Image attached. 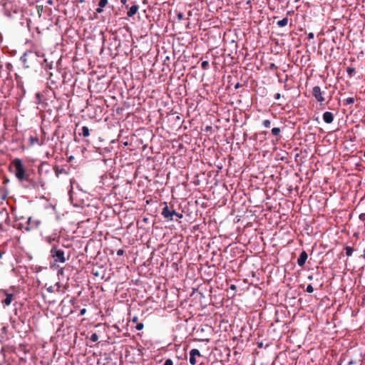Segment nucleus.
<instances>
[{
	"mask_svg": "<svg viewBox=\"0 0 365 365\" xmlns=\"http://www.w3.org/2000/svg\"><path fill=\"white\" fill-rule=\"evenodd\" d=\"M54 170H55L56 175H58V173H60V170H58V169L56 166L55 167Z\"/></svg>",
	"mask_w": 365,
	"mask_h": 365,
	"instance_id": "38",
	"label": "nucleus"
},
{
	"mask_svg": "<svg viewBox=\"0 0 365 365\" xmlns=\"http://www.w3.org/2000/svg\"><path fill=\"white\" fill-rule=\"evenodd\" d=\"M247 4H251V1L250 0H248L246 3Z\"/></svg>",
	"mask_w": 365,
	"mask_h": 365,
	"instance_id": "43",
	"label": "nucleus"
},
{
	"mask_svg": "<svg viewBox=\"0 0 365 365\" xmlns=\"http://www.w3.org/2000/svg\"><path fill=\"white\" fill-rule=\"evenodd\" d=\"M50 252L54 262L60 263H65L66 262L67 258L65 257V252L63 250L54 245L51 249Z\"/></svg>",
	"mask_w": 365,
	"mask_h": 365,
	"instance_id": "2",
	"label": "nucleus"
},
{
	"mask_svg": "<svg viewBox=\"0 0 365 365\" xmlns=\"http://www.w3.org/2000/svg\"><path fill=\"white\" fill-rule=\"evenodd\" d=\"M209 66V63L207 61H204L201 63V67L203 70H207Z\"/></svg>",
	"mask_w": 365,
	"mask_h": 365,
	"instance_id": "22",
	"label": "nucleus"
},
{
	"mask_svg": "<svg viewBox=\"0 0 365 365\" xmlns=\"http://www.w3.org/2000/svg\"><path fill=\"white\" fill-rule=\"evenodd\" d=\"M183 18H184V15H183V14H182V13H179V14H178V19L179 20H182V19H183Z\"/></svg>",
	"mask_w": 365,
	"mask_h": 365,
	"instance_id": "31",
	"label": "nucleus"
},
{
	"mask_svg": "<svg viewBox=\"0 0 365 365\" xmlns=\"http://www.w3.org/2000/svg\"><path fill=\"white\" fill-rule=\"evenodd\" d=\"M364 155L365 156V150H364Z\"/></svg>",
	"mask_w": 365,
	"mask_h": 365,
	"instance_id": "45",
	"label": "nucleus"
},
{
	"mask_svg": "<svg viewBox=\"0 0 365 365\" xmlns=\"http://www.w3.org/2000/svg\"><path fill=\"white\" fill-rule=\"evenodd\" d=\"M288 18L285 17L282 19V20H279L277 21V24L279 27H284L286 26L288 24Z\"/></svg>",
	"mask_w": 365,
	"mask_h": 365,
	"instance_id": "16",
	"label": "nucleus"
},
{
	"mask_svg": "<svg viewBox=\"0 0 365 365\" xmlns=\"http://www.w3.org/2000/svg\"><path fill=\"white\" fill-rule=\"evenodd\" d=\"M354 103V98L352 97H349L345 99V103L346 105L352 104Z\"/></svg>",
	"mask_w": 365,
	"mask_h": 365,
	"instance_id": "23",
	"label": "nucleus"
},
{
	"mask_svg": "<svg viewBox=\"0 0 365 365\" xmlns=\"http://www.w3.org/2000/svg\"><path fill=\"white\" fill-rule=\"evenodd\" d=\"M236 288H237V287H236V286H235V284H232V285L230 286V289H231L235 290V289H236Z\"/></svg>",
	"mask_w": 365,
	"mask_h": 365,
	"instance_id": "40",
	"label": "nucleus"
},
{
	"mask_svg": "<svg viewBox=\"0 0 365 365\" xmlns=\"http://www.w3.org/2000/svg\"><path fill=\"white\" fill-rule=\"evenodd\" d=\"M120 2L122 3V4L125 5L126 8L128 7V6L126 5L127 0H120Z\"/></svg>",
	"mask_w": 365,
	"mask_h": 365,
	"instance_id": "36",
	"label": "nucleus"
},
{
	"mask_svg": "<svg viewBox=\"0 0 365 365\" xmlns=\"http://www.w3.org/2000/svg\"><path fill=\"white\" fill-rule=\"evenodd\" d=\"M323 120L326 123H331L334 120L333 113L329 111H326L323 114Z\"/></svg>",
	"mask_w": 365,
	"mask_h": 365,
	"instance_id": "11",
	"label": "nucleus"
},
{
	"mask_svg": "<svg viewBox=\"0 0 365 365\" xmlns=\"http://www.w3.org/2000/svg\"><path fill=\"white\" fill-rule=\"evenodd\" d=\"M308 258V255L307 253L306 252V251L303 250L301 253H300V255L297 259V264L299 267H303L305 263H306V261Z\"/></svg>",
	"mask_w": 365,
	"mask_h": 365,
	"instance_id": "10",
	"label": "nucleus"
},
{
	"mask_svg": "<svg viewBox=\"0 0 365 365\" xmlns=\"http://www.w3.org/2000/svg\"><path fill=\"white\" fill-rule=\"evenodd\" d=\"M164 365H173V361L170 359H168L165 360Z\"/></svg>",
	"mask_w": 365,
	"mask_h": 365,
	"instance_id": "27",
	"label": "nucleus"
},
{
	"mask_svg": "<svg viewBox=\"0 0 365 365\" xmlns=\"http://www.w3.org/2000/svg\"><path fill=\"white\" fill-rule=\"evenodd\" d=\"M271 66H272V68H274V64H273V63H272V64L271 65Z\"/></svg>",
	"mask_w": 365,
	"mask_h": 365,
	"instance_id": "44",
	"label": "nucleus"
},
{
	"mask_svg": "<svg viewBox=\"0 0 365 365\" xmlns=\"http://www.w3.org/2000/svg\"><path fill=\"white\" fill-rule=\"evenodd\" d=\"M98 335L96 333H93L91 334L90 339L92 341L96 342L98 340Z\"/></svg>",
	"mask_w": 365,
	"mask_h": 365,
	"instance_id": "21",
	"label": "nucleus"
},
{
	"mask_svg": "<svg viewBox=\"0 0 365 365\" xmlns=\"http://www.w3.org/2000/svg\"><path fill=\"white\" fill-rule=\"evenodd\" d=\"M280 98H281V94H280V93H277V94H275V96H274V98H275L276 100H279V99H280Z\"/></svg>",
	"mask_w": 365,
	"mask_h": 365,
	"instance_id": "34",
	"label": "nucleus"
},
{
	"mask_svg": "<svg viewBox=\"0 0 365 365\" xmlns=\"http://www.w3.org/2000/svg\"><path fill=\"white\" fill-rule=\"evenodd\" d=\"M26 222L27 226L25 228L26 231H31L38 229L41 225V221L39 219L34 217H28Z\"/></svg>",
	"mask_w": 365,
	"mask_h": 365,
	"instance_id": "5",
	"label": "nucleus"
},
{
	"mask_svg": "<svg viewBox=\"0 0 365 365\" xmlns=\"http://www.w3.org/2000/svg\"><path fill=\"white\" fill-rule=\"evenodd\" d=\"M314 37V35L313 33H309L307 36V38L309 40L313 39Z\"/></svg>",
	"mask_w": 365,
	"mask_h": 365,
	"instance_id": "30",
	"label": "nucleus"
},
{
	"mask_svg": "<svg viewBox=\"0 0 365 365\" xmlns=\"http://www.w3.org/2000/svg\"><path fill=\"white\" fill-rule=\"evenodd\" d=\"M24 182L27 183V185H24L27 189L38 190L40 187L44 189L45 182L41 178H39L38 181H36L31 178L29 175L28 176V180H25Z\"/></svg>",
	"mask_w": 365,
	"mask_h": 365,
	"instance_id": "4",
	"label": "nucleus"
},
{
	"mask_svg": "<svg viewBox=\"0 0 365 365\" xmlns=\"http://www.w3.org/2000/svg\"><path fill=\"white\" fill-rule=\"evenodd\" d=\"M312 95L318 102L322 103L325 101L324 98L323 97V92L322 91L321 88L318 86L313 88Z\"/></svg>",
	"mask_w": 365,
	"mask_h": 365,
	"instance_id": "7",
	"label": "nucleus"
},
{
	"mask_svg": "<svg viewBox=\"0 0 365 365\" xmlns=\"http://www.w3.org/2000/svg\"><path fill=\"white\" fill-rule=\"evenodd\" d=\"M11 165L14 168V174L18 180L21 182H24L25 180H28V176L30 175L20 158H15L11 161Z\"/></svg>",
	"mask_w": 365,
	"mask_h": 365,
	"instance_id": "1",
	"label": "nucleus"
},
{
	"mask_svg": "<svg viewBox=\"0 0 365 365\" xmlns=\"http://www.w3.org/2000/svg\"><path fill=\"white\" fill-rule=\"evenodd\" d=\"M306 291L309 293H312L314 292V288L312 284H308L307 287Z\"/></svg>",
	"mask_w": 365,
	"mask_h": 365,
	"instance_id": "25",
	"label": "nucleus"
},
{
	"mask_svg": "<svg viewBox=\"0 0 365 365\" xmlns=\"http://www.w3.org/2000/svg\"><path fill=\"white\" fill-rule=\"evenodd\" d=\"M86 312V309H83L81 310L80 314L81 315H83Z\"/></svg>",
	"mask_w": 365,
	"mask_h": 365,
	"instance_id": "37",
	"label": "nucleus"
},
{
	"mask_svg": "<svg viewBox=\"0 0 365 365\" xmlns=\"http://www.w3.org/2000/svg\"><path fill=\"white\" fill-rule=\"evenodd\" d=\"M117 255L122 256L124 254V250L123 249H119L117 250Z\"/></svg>",
	"mask_w": 365,
	"mask_h": 365,
	"instance_id": "28",
	"label": "nucleus"
},
{
	"mask_svg": "<svg viewBox=\"0 0 365 365\" xmlns=\"http://www.w3.org/2000/svg\"><path fill=\"white\" fill-rule=\"evenodd\" d=\"M108 0H99L98 1V7L96 9L97 13H102L103 11V8L108 4Z\"/></svg>",
	"mask_w": 365,
	"mask_h": 365,
	"instance_id": "12",
	"label": "nucleus"
},
{
	"mask_svg": "<svg viewBox=\"0 0 365 365\" xmlns=\"http://www.w3.org/2000/svg\"><path fill=\"white\" fill-rule=\"evenodd\" d=\"M47 240V242H48V243H50V244H51V243L52 242V241H53V240H54V238H53V239H52L51 237H47V240Z\"/></svg>",
	"mask_w": 365,
	"mask_h": 365,
	"instance_id": "35",
	"label": "nucleus"
},
{
	"mask_svg": "<svg viewBox=\"0 0 365 365\" xmlns=\"http://www.w3.org/2000/svg\"><path fill=\"white\" fill-rule=\"evenodd\" d=\"M174 215L178 217L180 219L183 217L182 213H179V212H177L176 211H175V215Z\"/></svg>",
	"mask_w": 365,
	"mask_h": 365,
	"instance_id": "29",
	"label": "nucleus"
},
{
	"mask_svg": "<svg viewBox=\"0 0 365 365\" xmlns=\"http://www.w3.org/2000/svg\"><path fill=\"white\" fill-rule=\"evenodd\" d=\"M34 55L32 53H25L21 57V61H22L24 66L25 68H30L31 64L30 63V61L34 58Z\"/></svg>",
	"mask_w": 365,
	"mask_h": 365,
	"instance_id": "8",
	"label": "nucleus"
},
{
	"mask_svg": "<svg viewBox=\"0 0 365 365\" xmlns=\"http://www.w3.org/2000/svg\"><path fill=\"white\" fill-rule=\"evenodd\" d=\"M196 356H201L200 352L197 349H192L190 351V363L191 365H196Z\"/></svg>",
	"mask_w": 365,
	"mask_h": 365,
	"instance_id": "9",
	"label": "nucleus"
},
{
	"mask_svg": "<svg viewBox=\"0 0 365 365\" xmlns=\"http://www.w3.org/2000/svg\"><path fill=\"white\" fill-rule=\"evenodd\" d=\"M138 9H139V7H138V5H133V6H132L129 9V10L128 11V12H127V16H128V17H132V16H134V15L138 12Z\"/></svg>",
	"mask_w": 365,
	"mask_h": 365,
	"instance_id": "14",
	"label": "nucleus"
},
{
	"mask_svg": "<svg viewBox=\"0 0 365 365\" xmlns=\"http://www.w3.org/2000/svg\"><path fill=\"white\" fill-rule=\"evenodd\" d=\"M14 295L12 294L6 293V298L2 300V303L6 306H9L11 304Z\"/></svg>",
	"mask_w": 365,
	"mask_h": 365,
	"instance_id": "15",
	"label": "nucleus"
},
{
	"mask_svg": "<svg viewBox=\"0 0 365 365\" xmlns=\"http://www.w3.org/2000/svg\"><path fill=\"white\" fill-rule=\"evenodd\" d=\"M359 218L361 220H365V213H362L359 215Z\"/></svg>",
	"mask_w": 365,
	"mask_h": 365,
	"instance_id": "33",
	"label": "nucleus"
},
{
	"mask_svg": "<svg viewBox=\"0 0 365 365\" xmlns=\"http://www.w3.org/2000/svg\"><path fill=\"white\" fill-rule=\"evenodd\" d=\"M165 207L163 208L161 215L165 219L168 220H173V216L175 215L174 210H170L167 204V202H164Z\"/></svg>",
	"mask_w": 365,
	"mask_h": 365,
	"instance_id": "6",
	"label": "nucleus"
},
{
	"mask_svg": "<svg viewBox=\"0 0 365 365\" xmlns=\"http://www.w3.org/2000/svg\"><path fill=\"white\" fill-rule=\"evenodd\" d=\"M29 145L34 146L35 145H41L37 135H31L29 138Z\"/></svg>",
	"mask_w": 365,
	"mask_h": 365,
	"instance_id": "13",
	"label": "nucleus"
},
{
	"mask_svg": "<svg viewBox=\"0 0 365 365\" xmlns=\"http://www.w3.org/2000/svg\"><path fill=\"white\" fill-rule=\"evenodd\" d=\"M2 5L5 14L8 16H11L13 14H18L20 11V7L16 4H14V1L10 0H6Z\"/></svg>",
	"mask_w": 365,
	"mask_h": 365,
	"instance_id": "3",
	"label": "nucleus"
},
{
	"mask_svg": "<svg viewBox=\"0 0 365 365\" xmlns=\"http://www.w3.org/2000/svg\"><path fill=\"white\" fill-rule=\"evenodd\" d=\"M37 9H38V13L39 14V15H41V12L43 10V6H38Z\"/></svg>",
	"mask_w": 365,
	"mask_h": 365,
	"instance_id": "32",
	"label": "nucleus"
},
{
	"mask_svg": "<svg viewBox=\"0 0 365 365\" xmlns=\"http://www.w3.org/2000/svg\"><path fill=\"white\" fill-rule=\"evenodd\" d=\"M347 74L349 77H351L355 73V68L353 67H348L346 69Z\"/></svg>",
	"mask_w": 365,
	"mask_h": 365,
	"instance_id": "20",
	"label": "nucleus"
},
{
	"mask_svg": "<svg viewBox=\"0 0 365 365\" xmlns=\"http://www.w3.org/2000/svg\"><path fill=\"white\" fill-rule=\"evenodd\" d=\"M83 137H88L90 135V130L87 126H83L82 128V133L81 134Z\"/></svg>",
	"mask_w": 365,
	"mask_h": 365,
	"instance_id": "17",
	"label": "nucleus"
},
{
	"mask_svg": "<svg viewBox=\"0 0 365 365\" xmlns=\"http://www.w3.org/2000/svg\"><path fill=\"white\" fill-rule=\"evenodd\" d=\"M138 317H134L133 319H132V322H138Z\"/></svg>",
	"mask_w": 365,
	"mask_h": 365,
	"instance_id": "39",
	"label": "nucleus"
},
{
	"mask_svg": "<svg viewBox=\"0 0 365 365\" xmlns=\"http://www.w3.org/2000/svg\"><path fill=\"white\" fill-rule=\"evenodd\" d=\"M263 125L265 127V128H270L271 126V121L269 120H264L262 123Z\"/></svg>",
	"mask_w": 365,
	"mask_h": 365,
	"instance_id": "24",
	"label": "nucleus"
},
{
	"mask_svg": "<svg viewBox=\"0 0 365 365\" xmlns=\"http://www.w3.org/2000/svg\"><path fill=\"white\" fill-rule=\"evenodd\" d=\"M4 252L0 250V259L2 257Z\"/></svg>",
	"mask_w": 365,
	"mask_h": 365,
	"instance_id": "42",
	"label": "nucleus"
},
{
	"mask_svg": "<svg viewBox=\"0 0 365 365\" xmlns=\"http://www.w3.org/2000/svg\"><path fill=\"white\" fill-rule=\"evenodd\" d=\"M344 250L346 251V254L347 256L350 257V256L352 255V254L354 252V249L351 247L346 246L344 248Z\"/></svg>",
	"mask_w": 365,
	"mask_h": 365,
	"instance_id": "18",
	"label": "nucleus"
},
{
	"mask_svg": "<svg viewBox=\"0 0 365 365\" xmlns=\"http://www.w3.org/2000/svg\"><path fill=\"white\" fill-rule=\"evenodd\" d=\"M240 84L239 83H237V84L235 85V88H240Z\"/></svg>",
	"mask_w": 365,
	"mask_h": 365,
	"instance_id": "41",
	"label": "nucleus"
},
{
	"mask_svg": "<svg viewBox=\"0 0 365 365\" xmlns=\"http://www.w3.org/2000/svg\"><path fill=\"white\" fill-rule=\"evenodd\" d=\"M280 132H281V130L279 128H273L272 129V134L274 136H278L280 134Z\"/></svg>",
	"mask_w": 365,
	"mask_h": 365,
	"instance_id": "19",
	"label": "nucleus"
},
{
	"mask_svg": "<svg viewBox=\"0 0 365 365\" xmlns=\"http://www.w3.org/2000/svg\"><path fill=\"white\" fill-rule=\"evenodd\" d=\"M143 327H144V325H143V323H138L136 327H135L137 330H141V329H143Z\"/></svg>",
	"mask_w": 365,
	"mask_h": 365,
	"instance_id": "26",
	"label": "nucleus"
}]
</instances>
